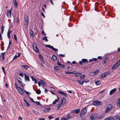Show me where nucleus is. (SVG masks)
I'll use <instances>...</instances> for the list:
<instances>
[{
  "label": "nucleus",
  "mask_w": 120,
  "mask_h": 120,
  "mask_svg": "<svg viewBox=\"0 0 120 120\" xmlns=\"http://www.w3.org/2000/svg\"><path fill=\"white\" fill-rule=\"evenodd\" d=\"M114 108L111 105H108L106 110L105 111L106 113L109 112L111 110L113 109Z\"/></svg>",
  "instance_id": "nucleus-1"
},
{
  "label": "nucleus",
  "mask_w": 120,
  "mask_h": 120,
  "mask_svg": "<svg viewBox=\"0 0 120 120\" xmlns=\"http://www.w3.org/2000/svg\"><path fill=\"white\" fill-rule=\"evenodd\" d=\"M24 20L26 22L25 23V25L26 26V27H27L28 23V18L27 15L26 14L24 15Z\"/></svg>",
  "instance_id": "nucleus-2"
},
{
  "label": "nucleus",
  "mask_w": 120,
  "mask_h": 120,
  "mask_svg": "<svg viewBox=\"0 0 120 120\" xmlns=\"http://www.w3.org/2000/svg\"><path fill=\"white\" fill-rule=\"evenodd\" d=\"M45 46L47 47L50 48L54 51L56 52H57L58 50L57 49L54 48L52 46H51L50 45H45Z\"/></svg>",
  "instance_id": "nucleus-3"
},
{
  "label": "nucleus",
  "mask_w": 120,
  "mask_h": 120,
  "mask_svg": "<svg viewBox=\"0 0 120 120\" xmlns=\"http://www.w3.org/2000/svg\"><path fill=\"white\" fill-rule=\"evenodd\" d=\"M93 103L94 105H101L102 103V102L101 101H93Z\"/></svg>",
  "instance_id": "nucleus-4"
},
{
  "label": "nucleus",
  "mask_w": 120,
  "mask_h": 120,
  "mask_svg": "<svg viewBox=\"0 0 120 120\" xmlns=\"http://www.w3.org/2000/svg\"><path fill=\"white\" fill-rule=\"evenodd\" d=\"M109 72H106L102 74L100 77V79L103 78L105 77L107 75H108Z\"/></svg>",
  "instance_id": "nucleus-5"
},
{
  "label": "nucleus",
  "mask_w": 120,
  "mask_h": 120,
  "mask_svg": "<svg viewBox=\"0 0 120 120\" xmlns=\"http://www.w3.org/2000/svg\"><path fill=\"white\" fill-rule=\"evenodd\" d=\"M98 117V115L97 114H94L91 115L90 118L91 119L94 120L96 119Z\"/></svg>",
  "instance_id": "nucleus-6"
},
{
  "label": "nucleus",
  "mask_w": 120,
  "mask_h": 120,
  "mask_svg": "<svg viewBox=\"0 0 120 120\" xmlns=\"http://www.w3.org/2000/svg\"><path fill=\"white\" fill-rule=\"evenodd\" d=\"M33 46L34 50L36 52H38V49L37 47L36 44L35 42L33 43Z\"/></svg>",
  "instance_id": "nucleus-7"
},
{
  "label": "nucleus",
  "mask_w": 120,
  "mask_h": 120,
  "mask_svg": "<svg viewBox=\"0 0 120 120\" xmlns=\"http://www.w3.org/2000/svg\"><path fill=\"white\" fill-rule=\"evenodd\" d=\"M33 46L34 50L36 52H38V49L37 47L36 44L35 42L33 43Z\"/></svg>",
  "instance_id": "nucleus-8"
},
{
  "label": "nucleus",
  "mask_w": 120,
  "mask_h": 120,
  "mask_svg": "<svg viewBox=\"0 0 120 120\" xmlns=\"http://www.w3.org/2000/svg\"><path fill=\"white\" fill-rule=\"evenodd\" d=\"M86 108H85L81 111L80 113L81 115H83L85 114L86 113Z\"/></svg>",
  "instance_id": "nucleus-9"
},
{
  "label": "nucleus",
  "mask_w": 120,
  "mask_h": 120,
  "mask_svg": "<svg viewBox=\"0 0 120 120\" xmlns=\"http://www.w3.org/2000/svg\"><path fill=\"white\" fill-rule=\"evenodd\" d=\"M17 91L20 94H23L24 93L23 90L20 87L19 88V89L17 90Z\"/></svg>",
  "instance_id": "nucleus-10"
},
{
  "label": "nucleus",
  "mask_w": 120,
  "mask_h": 120,
  "mask_svg": "<svg viewBox=\"0 0 120 120\" xmlns=\"http://www.w3.org/2000/svg\"><path fill=\"white\" fill-rule=\"evenodd\" d=\"M66 102V99L65 98L63 97L61 99V105H64L65 103Z\"/></svg>",
  "instance_id": "nucleus-11"
},
{
  "label": "nucleus",
  "mask_w": 120,
  "mask_h": 120,
  "mask_svg": "<svg viewBox=\"0 0 120 120\" xmlns=\"http://www.w3.org/2000/svg\"><path fill=\"white\" fill-rule=\"evenodd\" d=\"M57 64L61 67L63 68H65V66L64 65H62L61 64H60L59 61H57Z\"/></svg>",
  "instance_id": "nucleus-12"
},
{
  "label": "nucleus",
  "mask_w": 120,
  "mask_h": 120,
  "mask_svg": "<svg viewBox=\"0 0 120 120\" xmlns=\"http://www.w3.org/2000/svg\"><path fill=\"white\" fill-rule=\"evenodd\" d=\"M25 76V79L26 80H27L28 81H30L29 77L28 76H27L25 74H24Z\"/></svg>",
  "instance_id": "nucleus-13"
},
{
  "label": "nucleus",
  "mask_w": 120,
  "mask_h": 120,
  "mask_svg": "<svg viewBox=\"0 0 120 120\" xmlns=\"http://www.w3.org/2000/svg\"><path fill=\"white\" fill-rule=\"evenodd\" d=\"M11 9L10 11H8L7 13V15L8 17H10L11 16Z\"/></svg>",
  "instance_id": "nucleus-14"
},
{
  "label": "nucleus",
  "mask_w": 120,
  "mask_h": 120,
  "mask_svg": "<svg viewBox=\"0 0 120 120\" xmlns=\"http://www.w3.org/2000/svg\"><path fill=\"white\" fill-rule=\"evenodd\" d=\"M40 82L41 84L44 86H46V83L45 81L42 80H40Z\"/></svg>",
  "instance_id": "nucleus-15"
},
{
  "label": "nucleus",
  "mask_w": 120,
  "mask_h": 120,
  "mask_svg": "<svg viewBox=\"0 0 120 120\" xmlns=\"http://www.w3.org/2000/svg\"><path fill=\"white\" fill-rule=\"evenodd\" d=\"M116 88H115L113 90H111L110 92V94L112 95V94H113L116 91Z\"/></svg>",
  "instance_id": "nucleus-16"
},
{
  "label": "nucleus",
  "mask_w": 120,
  "mask_h": 120,
  "mask_svg": "<svg viewBox=\"0 0 120 120\" xmlns=\"http://www.w3.org/2000/svg\"><path fill=\"white\" fill-rule=\"evenodd\" d=\"M30 35L32 37H34V32L31 29H30Z\"/></svg>",
  "instance_id": "nucleus-17"
},
{
  "label": "nucleus",
  "mask_w": 120,
  "mask_h": 120,
  "mask_svg": "<svg viewBox=\"0 0 120 120\" xmlns=\"http://www.w3.org/2000/svg\"><path fill=\"white\" fill-rule=\"evenodd\" d=\"M13 2L14 4L15 7L16 8L18 5V3L16 0H14Z\"/></svg>",
  "instance_id": "nucleus-18"
},
{
  "label": "nucleus",
  "mask_w": 120,
  "mask_h": 120,
  "mask_svg": "<svg viewBox=\"0 0 120 120\" xmlns=\"http://www.w3.org/2000/svg\"><path fill=\"white\" fill-rule=\"evenodd\" d=\"M57 99H55V101L53 102L52 104H56V102H58L59 101V98L58 97H57Z\"/></svg>",
  "instance_id": "nucleus-19"
},
{
  "label": "nucleus",
  "mask_w": 120,
  "mask_h": 120,
  "mask_svg": "<svg viewBox=\"0 0 120 120\" xmlns=\"http://www.w3.org/2000/svg\"><path fill=\"white\" fill-rule=\"evenodd\" d=\"M52 59L54 61H55L57 60V57L56 56L53 55L52 57Z\"/></svg>",
  "instance_id": "nucleus-20"
},
{
  "label": "nucleus",
  "mask_w": 120,
  "mask_h": 120,
  "mask_svg": "<svg viewBox=\"0 0 120 120\" xmlns=\"http://www.w3.org/2000/svg\"><path fill=\"white\" fill-rule=\"evenodd\" d=\"M50 108H48L44 110L43 111L44 112H47L50 111Z\"/></svg>",
  "instance_id": "nucleus-21"
},
{
  "label": "nucleus",
  "mask_w": 120,
  "mask_h": 120,
  "mask_svg": "<svg viewBox=\"0 0 120 120\" xmlns=\"http://www.w3.org/2000/svg\"><path fill=\"white\" fill-rule=\"evenodd\" d=\"M12 31L11 30H9V29L8 32V34H7V36L8 37V38H9L10 37V34L11 33V32Z\"/></svg>",
  "instance_id": "nucleus-22"
},
{
  "label": "nucleus",
  "mask_w": 120,
  "mask_h": 120,
  "mask_svg": "<svg viewBox=\"0 0 120 120\" xmlns=\"http://www.w3.org/2000/svg\"><path fill=\"white\" fill-rule=\"evenodd\" d=\"M77 82H78L81 85H82L83 84V83L84 82V81H82L81 82L80 80H77Z\"/></svg>",
  "instance_id": "nucleus-23"
},
{
  "label": "nucleus",
  "mask_w": 120,
  "mask_h": 120,
  "mask_svg": "<svg viewBox=\"0 0 120 120\" xmlns=\"http://www.w3.org/2000/svg\"><path fill=\"white\" fill-rule=\"evenodd\" d=\"M22 67H23L24 68L26 69H27L29 67L27 65H21Z\"/></svg>",
  "instance_id": "nucleus-24"
},
{
  "label": "nucleus",
  "mask_w": 120,
  "mask_h": 120,
  "mask_svg": "<svg viewBox=\"0 0 120 120\" xmlns=\"http://www.w3.org/2000/svg\"><path fill=\"white\" fill-rule=\"evenodd\" d=\"M82 61L83 63H86L88 62V61H87V60L85 59H82Z\"/></svg>",
  "instance_id": "nucleus-25"
},
{
  "label": "nucleus",
  "mask_w": 120,
  "mask_h": 120,
  "mask_svg": "<svg viewBox=\"0 0 120 120\" xmlns=\"http://www.w3.org/2000/svg\"><path fill=\"white\" fill-rule=\"evenodd\" d=\"M118 66V65H117L116 64L113 66V67L112 68V69H115Z\"/></svg>",
  "instance_id": "nucleus-26"
},
{
  "label": "nucleus",
  "mask_w": 120,
  "mask_h": 120,
  "mask_svg": "<svg viewBox=\"0 0 120 120\" xmlns=\"http://www.w3.org/2000/svg\"><path fill=\"white\" fill-rule=\"evenodd\" d=\"M39 57L40 58V59L42 61V62L43 63H45V61H44L43 60V58H42V57L41 56V55H39Z\"/></svg>",
  "instance_id": "nucleus-27"
},
{
  "label": "nucleus",
  "mask_w": 120,
  "mask_h": 120,
  "mask_svg": "<svg viewBox=\"0 0 120 120\" xmlns=\"http://www.w3.org/2000/svg\"><path fill=\"white\" fill-rule=\"evenodd\" d=\"M104 120H114V119L112 117H110L108 118H106Z\"/></svg>",
  "instance_id": "nucleus-28"
},
{
  "label": "nucleus",
  "mask_w": 120,
  "mask_h": 120,
  "mask_svg": "<svg viewBox=\"0 0 120 120\" xmlns=\"http://www.w3.org/2000/svg\"><path fill=\"white\" fill-rule=\"evenodd\" d=\"M5 53V52L4 53H2L1 55V58H2L3 60L4 59V54Z\"/></svg>",
  "instance_id": "nucleus-29"
},
{
  "label": "nucleus",
  "mask_w": 120,
  "mask_h": 120,
  "mask_svg": "<svg viewBox=\"0 0 120 120\" xmlns=\"http://www.w3.org/2000/svg\"><path fill=\"white\" fill-rule=\"evenodd\" d=\"M65 74H75V73H74V72H67V71H66L65 72Z\"/></svg>",
  "instance_id": "nucleus-30"
},
{
  "label": "nucleus",
  "mask_w": 120,
  "mask_h": 120,
  "mask_svg": "<svg viewBox=\"0 0 120 120\" xmlns=\"http://www.w3.org/2000/svg\"><path fill=\"white\" fill-rule=\"evenodd\" d=\"M80 110L79 109H77L75 110V112L76 114H77L79 113Z\"/></svg>",
  "instance_id": "nucleus-31"
},
{
  "label": "nucleus",
  "mask_w": 120,
  "mask_h": 120,
  "mask_svg": "<svg viewBox=\"0 0 120 120\" xmlns=\"http://www.w3.org/2000/svg\"><path fill=\"white\" fill-rule=\"evenodd\" d=\"M62 105H61V103L60 104H59L57 105V106L58 107L57 109H60V108L61 107V106Z\"/></svg>",
  "instance_id": "nucleus-32"
},
{
  "label": "nucleus",
  "mask_w": 120,
  "mask_h": 120,
  "mask_svg": "<svg viewBox=\"0 0 120 120\" xmlns=\"http://www.w3.org/2000/svg\"><path fill=\"white\" fill-rule=\"evenodd\" d=\"M75 74L76 75H75V76L76 77H77V76L79 77L81 75V74L79 73H75Z\"/></svg>",
  "instance_id": "nucleus-33"
},
{
  "label": "nucleus",
  "mask_w": 120,
  "mask_h": 120,
  "mask_svg": "<svg viewBox=\"0 0 120 120\" xmlns=\"http://www.w3.org/2000/svg\"><path fill=\"white\" fill-rule=\"evenodd\" d=\"M54 69L56 70H58L59 69V67L58 66H54Z\"/></svg>",
  "instance_id": "nucleus-34"
},
{
  "label": "nucleus",
  "mask_w": 120,
  "mask_h": 120,
  "mask_svg": "<svg viewBox=\"0 0 120 120\" xmlns=\"http://www.w3.org/2000/svg\"><path fill=\"white\" fill-rule=\"evenodd\" d=\"M36 93L37 94H39L41 93V91L39 90L38 89L36 91Z\"/></svg>",
  "instance_id": "nucleus-35"
},
{
  "label": "nucleus",
  "mask_w": 120,
  "mask_h": 120,
  "mask_svg": "<svg viewBox=\"0 0 120 120\" xmlns=\"http://www.w3.org/2000/svg\"><path fill=\"white\" fill-rule=\"evenodd\" d=\"M89 75L90 76H94L95 75L94 72H93L90 73Z\"/></svg>",
  "instance_id": "nucleus-36"
},
{
  "label": "nucleus",
  "mask_w": 120,
  "mask_h": 120,
  "mask_svg": "<svg viewBox=\"0 0 120 120\" xmlns=\"http://www.w3.org/2000/svg\"><path fill=\"white\" fill-rule=\"evenodd\" d=\"M4 26H2V27H1V30L2 32V34H3V31H4Z\"/></svg>",
  "instance_id": "nucleus-37"
},
{
  "label": "nucleus",
  "mask_w": 120,
  "mask_h": 120,
  "mask_svg": "<svg viewBox=\"0 0 120 120\" xmlns=\"http://www.w3.org/2000/svg\"><path fill=\"white\" fill-rule=\"evenodd\" d=\"M42 39L44 40H45L46 42H47L48 41V40L45 37H43L42 38Z\"/></svg>",
  "instance_id": "nucleus-38"
},
{
  "label": "nucleus",
  "mask_w": 120,
  "mask_h": 120,
  "mask_svg": "<svg viewBox=\"0 0 120 120\" xmlns=\"http://www.w3.org/2000/svg\"><path fill=\"white\" fill-rule=\"evenodd\" d=\"M100 81H98L95 82V84L97 85H99L100 84Z\"/></svg>",
  "instance_id": "nucleus-39"
},
{
  "label": "nucleus",
  "mask_w": 120,
  "mask_h": 120,
  "mask_svg": "<svg viewBox=\"0 0 120 120\" xmlns=\"http://www.w3.org/2000/svg\"><path fill=\"white\" fill-rule=\"evenodd\" d=\"M15 87L17 90L19 89V88H20V87H18V85H17L16 83L15 84Z\"/></svg>",
  "instance_id": "nucleus-40"
},
{
  "label": "nucleus",
  "mask_w": 120,
  "mask_h": 120,
  "mask_svg": "<svg viewBox=\"0 0 120 120\" xmlns=\"http://www.w3.org/2000/svg\"><path fill=\"white\" fill-rule=\"evenodd\" d=\"M104 115V114H103L100 115L98 117V119H101L102 117H103Z\"/></svg>",
  "instance_id": "nucleus-41"
},
{
  "label": "nucleus",
  "mask_w": 120,
  "mask_h": 120,
  "mask_svg": "<svg viewBox=\"0 0 120 120\" xmlns=\"http://www.w3.org/2000/svg\"><path fill=\"white\" fill-rule=\"evenodd\" d=\"M85 76V75H83L80 76V78L81 79H83L84 78Z\"/></svg>",
  "instance_id": "nucleus-42"
},
{
  "label": "nucleus",
  "mask_w": 120,
  "mask_h": 120,
  "mask_svg": "<svg viewBox=\"0 0 120 120\" xmlns=\"http://www.w3.org/2000/svg\"><path fill=\"white\" fill-rule=\"evenodd\" d=\"M32 111H33V112H34V113L35 114L37 115L38 114V112L34 110H33Z\"/></svg>",
  "instance_id": "nucleus-43"
},
{
  "label": "nucleus",
  "mask_w": 120,
  "mask_h": 120,
  "mask_svg": "<svg viewBox=\"0 0 120 120\" xmlns=\"http://www.w3.org/2000/svg\"><path fill=\"white\" fill-rule=\"evenodd\" d=\"M25 104L26 105V106L28 107L30 106V104H29V103L28 102H27Z\"/></svg>",
  "instance_id": "nucleus-44"
},
{
  "label": "nucleus",
  "mask_w": 120,
  "mask_h": 120,
  "mask_svg": "<svg viewBox=\"0 0 120 120\" xmlns=\"http://www.w3.org/2000/svg\"><path fill=\"white\" fill-rule=\"evenodd\" d=\"M99 72V71L98 70H97L96 71H95L94 72V73L95 75L98 74Z\"/></svg>",
  "instance_id": "nucleus-45"
},
{
  "label": "nucleus",
  "mask_w": 120,
  "mask_h": 120,
  "mask_svg": "<svg viewBox=\"0 0 120 120\" xmlns=\"http://www.w3.org/2000/svg\"><path fill=\"white\" fill-rule=\"evenodd\" d=\"M58 93L62 95V93H63V92L61 90H58Z\"/></svg>",
  "instance_id": "nucleus-46"
},
{
  "label": "nucleus",
  "mask_w": 120,
  "mask_h": 120,
  "mask_svg": "<svg viewBox=\"0 0 120 120\" xmlns=\"http://www.w3.org/2000/svg\"><path fill=\"white\" fill-rule=\"evenodd\" d=\"M118 103L117 104V107H120V102H118Z\"/></svg>",
  "instance_id": "nucleus-47"
},
{
  "label": "nucleus",
  "mask_w": 120,
  "mask_h": 120,
  "mask_svg": "<svg viewBox=\"0 0 120 120\" xmlns=\"http://www.w3.org/2000/svg\"><path fill=\"white\" fill-rule=\"evenodd\" d=\"M14 37L15 40L16 41H17V37L16 35L15 34L14 35Z\"/></svg>",
  "instance_id": "nucleus-48"
},
{
  "label": "nucleus",
  "mask_w": 120,
  "mask_h": 120,
  "mask_svg": "<svg viewBox=\"0 0 120 120\" xmlns=\"http://www.w3.org/2000/svg\"><path fill=\"white\" fill-rule=\"evenodd\" d=\"M67 118L63 117L61 118V120H67Z\"/></svg>",
  "instance_id": "nucleus-49"
},
{
  "label": "nucleus",
  "mask_w": 120,
  "mask_h": 120,
  "mask_svg": "<svg viewBox=\"0 0 120 120\" xmlns=\"http://www.w3.org/2000/svg\"><path fill=\"white\" fill-rule=\"evenodd\" d=\"M35 103H36V104L37 105H41V104L39 102L36 101V102H35Z\"/></svg>",
  "instance_id": "nucleus-50"
},
{
  "label": "nucleus",
  "mask_w": 120,
  "mask_h": 120,
  "mask_svg": "<svg viewBox=\"0 0 120 120\" xmlns=\"http://www.w3.org/2000/svg\"><path fill=\"white\" fill-rule=\"evenodd\" d=\"M70 114H69L67 116H68V118H67V119L68 118V119L70 118H71V116H70Z\"/></svg>",
  "instance_id": "nucleus-51"
},
{
  "label": "nucleus",
  "mask_w": 120,
  "mask_h": 120,
  "mask_svg": "<svg viewBox=\"0 0 120 120\" xmlns=\"http://www.w3.org/2000/svg\"><path fill=\"white\" fill-rule=\"evenodd\" d=\"M30 100L31 101L33 102L34 103L35 102V101H34L33 100V99L30 97Z\"/></svg>",
  "instance_id": "nucleus-52"
},
{
  "label": "nucleus",
  "mask_w": 120,
  "mask_h": 120,
  "mask_svg": "<svg viewBox=\"0 0 120 120\" xmlns=\"http://www.w3.org/2000/svg\"><path fill=\"white\" fill-rule=\"evenodd\" d=\"M2 70L4 72V73L5 74V71H4V68L3 67H2Z\"/></svg>",
  "instance_id": "nucleus-53"
},
{
  "label": "nucleus",
  "mask_w": 120,
  "mask_h": 120,
  "mask_svg": "<svg viewBox=\"0 0 120 120\" xmlns=\"http://www.w3.org/2000/svg\"><path fill=\"white\" fill-rule=\"evenodd\" d=\"M116 64L118 66L120 64V60L117 62Z\"/></svg>",
  "instance_id": "nucleus-54"
},
{
  "label": "nucleus",
  "mask_w": 120,
  "mask_h": 120,
  "mask_svg": "<svg viewBox=\"0 0 120 120\" xmlns=\"http://www.w3.org/2000/svg\"><path fill=\"white\" fill-rule=\"evenodd\" d=\"M44 63H43L42 62L41 63V66H42V67L43 68H44Z\"/></svg>",
  "instance_id": "nucleus-55"
},
{
  "label": "nucleus",
  "mask_w": 120,
  "mask_h": 120,
  "mask_svg": "<svg viewBox=\"0 0 120 120\" xmlns=\"http://www.w3.org/2000/svg\"><path fill=\"white\" fill-rule=\"evenodd\" d=\"M59 56H60L61 57H64L65 56V55H63L62 54H60Z\"/></svg>",
  "instance_id": "nucleus-56"
},
{
  "label": "nucleus",
  "mask_w": 120,
  "mask_h": 120,
  "mask_svg": "<svg viewBox=\"0 0 120 120\" xmlns=\"http://www.w3.org/2000/svg\"><path fill=\"white\" fill-rule=\"evenodd\" d=\"M84 81V82L87 83L88 82H89V80L88 79H86L85 81Z\"/></svg>",
  "instance_id": "nucleus-57"
},
{
  "label": "nucleus",
  "mask_w": 120,
  "mask_h": 120,
  "mask_svg": "<svg viewBox=\"0 0 120 120\" xmlns=\"http://www.w3.org/2000/svg\"><path fill=\"white\" fill-rule=\"evenodd\" d=\"M18 56L17 55H15L13 58V59L15 60L17 58Z\"/></svg>",
  "instance_id": "nucleus-58"
},
{
  "label": "nucleus",
  "mask_w": 120,
  "mask_h": 120,
  "mask_svg": "<svg viewBox=\"0 0 120 120\" xmlns=\"http://www.w3.org/2000/svg\"><path fill=\"white\" fill-rule=\"evenodd\" d=\"M41 33L43 35H46V34L45 33L44 31L43 30L42 31Z\"/></svg>",
  "instance_id": "nucleus-59"
},
{
  "label": "nucleus",
  "mask_w": 120,
  "mask_h": 120,
  "mask_svg": "<svg viewBox=\"0 0 120 120\" xmlns=\"http://www.w3.org/2000/svg\"><path fill=\"white\" fill-rule=\"evenodd\" d=\"M18 119L19 120H22V118L21 117H19Z\"/></svg>",
  "instance_id": "nucleus-60"
},
{
  "label": "nucleus",
  "mask_w": 120,
  "mask_h": 120,
  "mask_svg": "<svg viewBox=\"0 0 120 120\" xmlns=\"http://www.w3.org/2000/svg\"><path fill=\"white\" fill-rule=\"evenodd\" d=\"M63 94H64L65 97H67V95L66 94L64 93V92H63V93H62V95H63Z\"/></svg>",
  "instance_id": "nucleus-61"
},
{
  "label": "nucleus",
  "mask_w": 120,
  "mask_h": 120,
  "mask_svg": "<svg viewBox=\"0 0 120 120\" xmlns=\"http://www.w3.org/2000/svg\"><path fill=\"white\" fill-rule=\"evenodd\" d=\"M53 117L51 116H49V118L50 120Z\"/></svg>",
  "instance_id": "nucleus-62"
},
{
  "label": "nucleus",
  "mask_w": 120,
  "mask_h": 120,
  "mask_svg": "<svg viewBox=\"0 0 120 120\" xmlns=\"http://www.w3.org/2000/svg\"><path fill=\"white\" fill-rule=\"evenodd\" d=\"M25 92L28 95H29V94H30V93L28 92H27L26 91H25Z\"/></svg>",
  "instance_id": "nucleus-63"
},
{
  "label": "nucleus",
  "mask_w": 120,
  "mask_h": 120,
  "mask_svg": "<svg viewBox=\"0 0 120 120\" xmlns=\"http://www.w3.org/2000/svg\"><path fill=\"white\" fill-rule=\"evenodd\" d=\"M34 82L36 84L37 83V80L36 79H34Z\"/></svg>",
  "instance_id": "nucleus-64"
}]
</instances>
